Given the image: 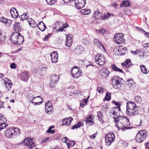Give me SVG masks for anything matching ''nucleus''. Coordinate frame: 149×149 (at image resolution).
<instances>
[{"mask_svg":"<svg viewBox=\"0 0 149 149\" xmlns=\"http://www.w3.org/2000/svg\"><path fill=\"white\" fill-rule=\"evenodd\" d=\"M115 136L112 132H110L106 135L105 137V142L107 145L109 146L114 140Z\"/></svg>","mask_w":149,"mask_h":149,"instance_id":"0eeeda50","label":"nucleus"},{"mask_svg":"<svg viewBox=\"0 0 149 149\" xmlns=\"http://www.w3.org/2000/svg\"><path fill=\"white\" fill-rule=\"evenodd\" d=\"M72 35L70 34H68L67 35L65 42V45L66 46L68 47H70L71 46L72 43Z\"/></svg>","mask_w":149,"mask_h":149,"instance_id":"f8f14e48","label":"nucleus"},{"mask_svg":"<svg viewBox=\"0 0 149 149\" xmlns=\"http://www.w3.org/2000/svg\"><path fill=\"white\" fill-rule=\"evenodd\" d=\"M55 132V130H52L50 129L49 130V129H48L47 131V132L48 133H50L52 134L54 133Z\"/></svg>","mask_w":149,"mask_h":149,"instance_id":"6e6d98bb","label":"nucleus"},{"mask_svg":"<svg viewBox=\"0 0 149 149\" xmlns=\"http://www.w3.org/2000/svg\"><path fill=\"white\" fill-rule=\"evenodd\" d=\"M130 6V4L129 2L128 1H123L120 5V7H122L123 6L125 7H128Z\"/></svg>","mask_w":149,"mask_h":149,"instance_id":"bb28decb","label":"nucleus"},{"mask_svg":"<svg viewBox=\"0 0 149 149\" xmlns=\"http://www.w3.org/2000/svg\"><path fill=\"white\" fill-rule=\"evenodd\" d=\"M5 40V37L0 32V42Z\"/></svg>","mask_w":149,"mask_h":149,"instance_id":"de8ad7c7","label":"nucleus"},{"mask_svg":"<svg viewBox=\"0 0 149 149\" xmlns=\"http://www.w3.org/2000/svg\"><path fill=\"white\" fill-rule=\"evenodd\" d=\"M13 131L14 136L19 135L20 134V130L18 128L14 127L13 128Z\"/></svg>","mask_w":149,"mask_h":149,"instance_id":"a878e982","label":"nucleus"},{"mask_svg":"<svg viewBox=\"0 0 149 149\" xmlns=\"http://www.w3.org/2000/svg\"><path fill=\"white\" fill-rule=\"evenodd\" d=\"M13 29L16 32H20L21 30V26H20L19 24L17 22H15L13 24Z\"/></svg>","mask_w":149,"mask_h":149,"instance_id":"412c9836","label":"nucleus"},{"mask_svg":"<svg viewBox=\"0 0 149 149\" xmlns=\"http://www.w3.org/2000/svg\"><path fill=\"white\" fill-rule=\"evenodd\" d=\"M115 122L116 123V126L122 129L123 131L127 129H131L132 127H127L130 125V123L128 118L126 117L116 115L113 117Z\"/></svg>","mask_w":149,"mask_h":149,"instance_id":"f257e3e1","label":"nucleus"},{"mask_svg":"<svg viewBox=\"0 0 149 149\" xmlns=\"http://www.w3.org/2000/svg\"><path fill=\"white\" fill-rule=\"evenodd\" d=\"M2 123L0 124V131H1V130L5 128L8 125L6 124L5 123Z\"/></svg>","mask_w":149,"mask_h":149,"instance_id":"37998d69","label":"nucleus"},{"mask_svg":"<svg viewBox=\"0 0 149 149\" xmlns=\"http://www.w3.org/2000/svg\"><path fill=\"white\" fill-rule=\"evenodd\" d=\"M37 26L38 29L42 31H44L47 28L46 26L42 21L39 22Z\"/></svg>","mask_w":149,"mask_h":149,"instance_id":"aec40b11","label":"nucleus"},{"mask_svg":"<svg viewBox=\"0 0 149 149\" xmlns=\"http://www.w3.org/2000/svg\"><path fill=\"white\" fill-rule=\"evenodd\" d=\"M102 14L98 11H96L93 14V17L95 20H98L102 18Z\"/></svg>","mask_w":149,"mask_h":149,"instance_id":"6ab92c4d","label":"nucleus"},{"mask_svg":"<svg viewBox=\"0 0 149 149\" xmlns=\"http://www.w3.org/2000/svg\"><path fill=\"white\" fill-rule=\"evenodd\" d=\"M93 118L91 117V115L90 117H87L86 118L85 122L86 124L89 125H93L94 124V123L93 121Z\"/></svg>","mask_w":149,"mask_h":149,"instance_id":"4be33fe9","label":"nucleus"},{"mask_svg":"<svg viewBox=\"0 0 149 149\" xmlns=\"http://www.w3.org/2000/svg\"><path fill=\"white\" fill-rule=\"evenodd\" d=\"M81 125V123L80 122H78L77 124L73 126L72 128L71 129L74 130L75 129H77L80 127Z\"/></svg>","mask_w":149,"mask_h":149,"instance_id":"4c0bfd02","label":"nucleus"},{"mask_svg":"<svg viewBox=\"0 0 149 149\" xmlns=\"http://www.w3.org/2000/svg\"><path fill=\"white\" fill-rule=\"evenodd\" d=\"M145 145L146 146V149H149V143H145Z\"/></svg>","mask_w":149,"mask_h":149,"instance_id":"774afa93","label":"nucleus"},{"mask_svg":"<svg viewBox=\"0 0 149 149\" xmlns=\"http://www.w3.org/2000/svg\"><path fill=\"white\" fill-rule=\"evenodd\" d=\"M39 98L40 100H41V102H34V105L35 106L36 105H39L41 104L43 102V99L40 96H38L36 97H33V99H36V98Z\"/></svg>","mask_w":149,"mask_h":149,"instance_id":"7c9ffc66","label":"nucleus"},{"mask_svg":"<svg viewBox=\"0 0 149 149\" xmlns=\"http://www.w3.org/2000/svg\"><path fill=\"white\" fill-rule=\"evenodd\" d=\"M95 62L99 65H102L106 62L104 55L97 53L95 56Z\"/></svg>","mask_w":149,"mask_h":149,"instance_id":"423d86ee","label":"nucleus"},{"mask_svg":"<svg viewBox=\"0 0 149 149\" xmlns=\"http://www.w3.org/2000/svg\"><path fill=\"white\" fill-rule=\"evenodd\" d=\"M122 79L119 76L114 77L112 79V83L113 86L116 89H120L122 84L120 81Z\"/></svg>","mask_w":149,"mask_h":149,"instance_id":"20e7f679","label":"nucleus"},{"mask_svg":"<svg viewBox=\"0 0 149 149\" xmlns=\"http://www.w3.org/2000/svg\"><path fill=\"white\" fill-rule=\"evenodd\" d=\"M56 83V82L54 81H53L51 79L50 81L49 84L50 86L51 87H53L55 85Z\"/></svg>","mask_w":149,"mask_h":149,"instance_id":"8fccbe9b","label":"nucleus"},{"mask_svg":"<svg viewBox=\"0 0 149 149\" xmlns=\"http://www.w3.org/2000/svg\"><path fill=\"white\" fill-rule=\"evenodd\" d=\"M75 142L74 141H72L71 142H70L68 144V145H69V146L70 145L71 146H74L75 144Z\"/></svg>","mask_w":149,"mask_h":149,"instance_id":"e2e57ef3","label":"nucleus"},{"mask_svg":"<svg viewBox=\"0 0 149 149\" xmlns=\"http://www.w3.org/2000/svg\"><path fill=\"white\" fill-rule=\"evenodd\" d=\"M141 68V70L142 72L145 74L148 73L149 71H147V68L144 65H141L140 66Z\"/></svg>","mask_w":149,"mask_h":149,"instance_id":"c756f323","label":"nucleus"},{"mask_svg":"<svg viewBox=\"0 0 149 149\" xmlns=\"http://www.w3.org/2000/svg\"><path fill=\"white\" fill-rule=\"evenodd\" d=\"M84 49H83V47L81 46H78L75 49V51L76 52L79 51H83Z\"/></svg>","mask_w":149,"mask_h":149,"instance_id":"49530a36","label":"nucleus"},{"mask_svg":"<svg viewBox=\"0 0 149 149\" xmlns=\"http://www.w3.org/2000/svg\"><path fill=\"white\" fill-rule=\"evenodd\" d=\"M30 19V20H27V21L30 26L32 28H34L36 26V22L31 18Z\"/></svg>","mask_w":149,"mask_h":149,"instance_id":"393cba45","label":"nucleus"},{"mask_svg":"<svg viewBox=\"0 0 149 149\" xmlns=\"http://www.w3.org/2000/svg\"><path fill=\"white\" fill-rule=\"evenodd\" d=\"M50 79L53 81L57 82L59 79V76L56 74H53L51 76Z\"/></svg>","mask_w":149,"mask_h":149,"instance_id":"c85d7f7f","label":"nucleus"},{"mask_svg":"<svg viewBox=\"0 0 149 149\" xmlns=\"http://www.w3.org/2000/svg\"><path fill=\"white\" fill-rule=\"evenodd\" d=\"M66 123H67V118L64 119L62 121V123L61 125H66Z\"/></svg>","mask_w":149,"mask_h":149,"instance_id":"4d7b16f0","label":"nucleus"},{"mask_svg":"<svg viewBox=\"0 0 149 149\" xmlns=\"http://www.w3.org/2000/svg\"><path fill=\"white\" fill-rule=\"evenodd\" d=\"M6 26L7 27H9L10 26L12 22L9 19H7V20L4 23Z\"/></svg>","mask_w":149,"mask_h":149,"instance_id":"a19ab883","label":"nucleus"},{"mask_svg":"<svg viewBox=\"0 0 149 149\" xmlns=\"http://www.w3.org/2000/svg\"><path fill=\"white\" fill-rule=\"evenodd\" d=\"M12 17L14 19H16L19 16L18 12L15 8H12L10 11Z\"/></svg>","mask_w":149,"mask_h":149,"instance_id":"4468645a","label":"nucleus"},{"mask_svg":"<svg viewBox=\"0 0 149 149\" xmlns=\"http://www.w3.org/2000/svg\"><path fill=\"white\" fill-rule=\"evenodd\" d=\"M85 101L83 99L82 100L80 101V106L82 107H83L84 106L86 105L85 104Z\"/></svg>","mask_w":149,"mask_h":149,"instance_id":"5fc2aeb1","label":"nucleus"},{"mask_svg":"<svg viewBox=\"0 0 149 149\" xmlns=\"http://www.w3.org/2000/svg\"><path fill=\"white\" fill-rule=\"evenodd\" d=\"M12 128L8 129L6 131L5 135L7 138H12L14 136Z\"/></svg>","mask_w":149,"mask_h":149,"instance_id":"dca6fc26","label":"nucleus"},{"mask_svg":"<svg viewBox=\"0 0 149 149\" xmlns=\"http://www.w3.org/2000/svg\"><path fill=\"white\" fill-rule=\"evenodd\" d=\"M3 104H4L3 102L2 101H0V106L1 108H4V107H3Z\"/></svg>","mask_w":149,"mask_h":149,"instance_id":"0e129e2a","label":"nucleus"},{"mask_svg":"<svg viewBox=\"0 0 149 149\" xmlns=\"http://www.w3.org/2000/svg\"><path fill=\"white\" fill-rule=\"evenodd\" d=\"M81 12L83 13V14L87 15L90 13L91 10L90 9H84L81 10Z\"/></svg>","mask_w":149,"mask_h":149,"instance_id":"f704fd0d","label":"nucleus"},{"mask_svg":"<svg viewBox=\"0 0 149 149\" xmlns=\"http://www.w3.org/2000/svg\"><path fill=\"white\" fill-rule=\"evenodd\" d=\"M73 120V118L71 117H69L68 118H67V123L66 126L69 125L71 123L72 121Z\"/></svg>","mask_w":149,"mask_h":149,"instance_id":"c03bdc74","label":"nucleus"},{"mask_svg":"<svg viewBox=\"0 0 149 149\" xmlns=\"http://www.w3.org/2000/svg\"><path fill=\"white\" fill-rule=\"evenodd\" d=\"M147 135V133L146 130L140 131L136 135V141L138 142H141L145 139Z\"/></svg>","mask_w":149,"mask_h":149,"instance_id":"39448f33","label":"nucleus"},{"mask_svg":"<svg viewBox=\"0 0 149 149\" xmlns=\"http://www.w3.org/2000/svg\"><path fill=\"white\" fill-rule=\"evenodd\" d=\"M10 68L12 69H15L16 68V65L14 63H12L10 65Z\"/></svg>","mask_w":149,"mask_h":149,"instance_id":"bf43d9fd","label":"nucleus"},{"mask_svg":"<svg viewBox=\"0 0 149 149\" xmlns=\"http://www.w3.org/2000/svg\"><path fill=\"white\" fill-rule=\"evenodd\" d=\"M75 7L78 9H80L84 7L86 3V0H75Z\"/></svg>","mask_w":149,"mask_h":149,"instance_id":"9b49d317","label":"nucleus"},{"mask_svg":"<svg viewBox=\"0 0 149 149\" xmlns=\"http://www.w3.org/2000/svg\"><path fill=\"white\" fill-rule=\"evenodd\" d=\"M10 39L12 43L17 45H21L24 41L23 37L18 32L12 33Z\"/></svg>","mask_w":149,"mask_h":149,"instance_id":"7ed1b4c3","label":"nucleus"},{"mask_svg":"<svg viewBox=\"0 0 149 149\" xmlns=\"http://www.w3.org/2000/svg\"><path fill=\"white\" fill-rule=\"evenodd\" d=\"M143 46L144 47H149V44L148 43L144 44L143 45Z\"/></svg>","mask_w":149,"mask_h":149,"instance_id":"69168bd1","label":"nucleus"},{"mask_svg":"<svg viewBox=\"0 0 149 149\" xmlns=\"http://www.w3.org/2000/svg\"><path fill=\"white\" fill-rule=\"evenodd\" d=\"M52 62L53 63H56L58 61V54L57 52L54 51L50 54Z\"/></svg>","mask_w":149,"mask_h":149,"instance_id":"2eb2a0df","label":"nucleus"},{"mask_svg":"<svg viewBox=\"0 0 149 149\" xmlns=\"http://www.w3.org/2000/svg\"><path fill=\"white\" fill-rule=\"evenodd\" d=\"M5 84L6 89H7L8 90H9L11 88L12 86L11 81L8 79L7 81H5Z\"/></svg>","mask_w":149,"mask_h":149,"instance_id":"b1692460","label":"nucleus"},{"mask_svg":"<svg viewBox=\"0 0 149 149\" xmlns=\"http://www.w3.org/2000/svg\"><path fill=\"white\" fill-rule=\"evenodd\" d=\"M1 118L0 121H1V123H5L6 122V119L4 116L2 115V116H1Z\"/></svg>","mask_w":149,"mask_h":149,"instance_id":"a18cd8bd","label":"nucleus"},{"mask_svg":"<svg viewBox=\"0 0 149 149\" xmlns=\"http://www.w3.org/2000/svg\"><path fill=\"white\" fill-rule=\"evenodd\" d=\"M111 68L112 69L116 72H120L123 73V71L122 69L118 68L115 65L112 64L111 65Z\"/></svg>","mask_w":149,"mask_h":149,"instance_id":"cd10ccee","label":"nucleus"},{"mask_svg":"<svg viewBox=\"0 0 149 149\" xmlns=\"http://www.w3.org/2000/svg\"><path fill=\"white\" fill-rule=\"evenodd\" d=\"M124 35L122 33H118L115 35L114 40L116 43L120 44L123 43L125 40L124 38Z\"/></svg>","mask_w":149,"mask_h":149,"instance_id":"6e6552de","label":"nucleus"},{"mask_svg":"<svg viewBox=\"0 0 149 149\" xmlns=\"http://www.w3.org/2000/svg\"><path fill=\"white\" fill-rule=\"evenodd\" d=\"M143 52H144V51H143L142 49L138 50L135 51H131V52L133 53L135 55L137 54L139 55V56L141 58V57H143L144 56V54L143 53Z\"/></svg>","mask_w":149,"mask_h":149,"instance_id":"5701e85b","label":"nucleus"},{"mask_svg":"<svg viewBox=\"0 0 149 149\" xmlns=\"http://www.w3.org/2000/svg\"><path fill=\"white\" fill-rule=\"evenodd\" d=\"M45 107H52V103L51 102L48 101L45 103Z\"/></svg>","mask_w":149,"mask_h":149,"instance_id":"09e8293b","label":"nucleus"},{"mask_svg":"<svg viewBox=\"0 0 149 149\" xmlns=\"http://www.w3.org/2000/svg\"><path fill=\"white\" fill-rule=\"evenodd\" d=\"M104 89L102 88V87H99L97 88V91L100 93L101 91L103 92Z\"/></svg>","mask_w":149,"mask_h":149,"instance_id":"052dcab7","label":"nucleus"},{"mask_svg":"<svg viewBox=\"0 0 149 149\" xmlns=\"http://www.w3.org/2000/svg\"><path fill=\"white\" fill-rule=\"evenodd\" d=\"M71 73L73 77L77 78L81 75L82 72L80 70L74 67L72 69Z\"/></svg>","mask_w":149,"mask_h":149,"instance_id":"1a4fd4ad","label":"nucleus"},{"mask_svg":"<svg viewBox=\"0 0 149 149\" xmlns=\"http://www.w3.org/2000/svg\"><path fill=\"white\" fill-rule=\"evenodd\" d=\"M28 15H29L28 14L24 13L20 16V19L22 20L27 19L28 18Z\"/></svg>","mask_w":149,"mask_h":149,"instance_id":"473e14b6","label":"nucleus"},{"mask_svg":"<svg viewBox=\"0 0 149 149\" xmlns=\"http://www.w3.org/2000/svg\"><path fill=\"white\" fill-rule=\"evenodd\" d=\"M82 42L86 45L88 44L89 43L88 39H83Z\"/></svg>","mask_w":149,"mask_h":149,"instance_id":"603ef678","label":"nucleus"},{"mask_svg":"<svg viewBox=\"0 0 149 149\" xmlns=\"http://www.w3.org/2000/svg\"><path fill=\"white\" fill-rule=\"evenodd\" d=\"M97 116L99 120L101 122H102L103 120H102V117L103 114L102 112L101 111H99L97 112Z\"/></svg>","mask_w":149,"mask_h":149,"instance_id":"c9c22d12","label":"nucleus"},{"mask_svg":"<svg viewBox=\"0 0 149 149\" xmlns=\"http://www.w3.org/2000/svg\"><path fill=\"white\" fill-rule=\"evenodd\" d=\"M29 73L27 71L21 73L20 78L21 79L24 81H27L29 78Z\"/></svg>","mask_w":149,"mask_h":149,"instance_id":"f3484780","label":"nucleus"},{"mask_svg":"<svg viewBox=\"0 0 149 149\" xmlns=\"http://www.w3.org/2000/svg\"><path fill=\"white\" fill-rule=\"evenodd\" d=\"M64 28L62 26L61 27H60V28L57 31H63Z\"/></svg>","mask_w":149,"mask_h":149,"instance_id":"338daca9","label":"nucleus"},{"mask_svg":"<svg viewBox=\"0 0 149 149\" xmlns=\"http://www.w3.org/2000/svg\"><path fill=\"white\" fill-rule=\"evenodd\" d=\"M94 43L95 45L99 47L100 49L105 50V48L101 41L97 39H95L94 40Z\"/></svg>","mask_w":149,"mask_h":149,"instance_id":"ddd939ff","label":"nucleus"},{"mask_svg":"<svg viewBox=\"0 0 149 149\" xmlns=\"http://www.w3.org/2000/svg\"><path fill=\"white\" fill-rule=\"evenodd\" d=\"M134 101L136 103H140L142 101V99L139 96H136L135 97Z\"/></svg>","mask_w":149,"mask_h":149,"instance_id":"e433bc0d","label":"nucleus"},{"mask_svg":"<svg viewBox=\"0 0 149 149\" xmlns=\"http://www.w3.org/2000/svg\"><path fill=\"white\" fill-rule=\"evenodd\" d=\"M63 141L65 143H66L67 144V145L68 146V148H69V145H68V143H67V141H68V138L67 137H65L63 138Z\"/></svg>","mask_w":149,"mask_h":149,"instance_id":"3c124183","label":"nucleus"},{"mask_svg":"<svg viewBox=\"0 0 149 149\" xmlns=\"http://www.w3.org/2000/svg\"><path fill=\"white\" fill-rule=\"evenodd\" d=\"M120 103H121V102H117L115 104L117 107H114L113 108V110H114V109H116L118 110L119 111H120Z\"/></svg>","mask_w":149,"mask_h":149,"instance_id":"58836bf2","label":"nucleus"},{"mask_svg":"<svg viewBox=\"0 0 149 149\" xmlns=\"http://www.w3.org/2000/svg\"><path fill=\"white\" fill-rule=\"evenodd\" d=\"M111 16V13H106L104 14V16L102 17V20H107Z\"/></svg>","mask_w":149,"mask_h":149,"instance_id":"2f4dec72","label":"nucleus"},{"mask_svg":"<svg viewBox=\"0 0 149 149\" xmlns=\"http://www.w3.org/2000/svg\"><path fill=\"white\" fill-rule=\"evenodd\" d=\"M111 99V93H107L106 95V96L104 98L105 101L108 100L109 101Z\"/></svg>","mask_w":149,"mask_h":149,"instance_id":"ea45409f","label":"nucleus"},{"mask_svg":"<svg viewBox=\"0 0 149 149\" xmlns=\"http://www.w3.org/2000/svg\"><path fill=\"white\" fill-rule=\"evenodd\" d=\"M64 2L65 3H69L73 1V0H63Z\"/></svg>","mask_w":149,"mask_h":149,"instance_id":"680f3d73","label":"nucleus"},{"mask_svg":"<svg viewBox=\"0 0 149 149\" xmlns=\"http://www.w3.org/2000/svg\"><path fill=\"white\" fill-rule=\"evenodd\" d=\"M7 19L3 17H1L0 18V22L5 23V22L6 21V20H7Z\"/></svg>","mask_w":149,"mask_h":149,"instance_id":"864d4df0","label":"nucleus"},{"mask_svg":"<svg viewBox=\"0 0 149 149\" xmlns=\"http://www.w3.org/2000/svg\"><path fill=\"white\" fill-rule=\"evenodd\" d=\"M33 140V139L29 138L25 139L22 143H25V145L28 146L30 148H32L35 146Z\"/></svg>","mask_w":149,"mask_h":149,"instance_id":"9d476101","label":"nucleus"},{"mask_svg":"<svg viewBox=\"0 0 149 149\" xmlns=\"http://www.w3.org/2000/svg\"><path fill=\"white\" fill-rule=\"evenodd\" d=\"M51 34L49 33L47 35L45 36V37L44 38V40L45 41H46L48 38L51 35Z\"/></svg>","mask_w":149,"mask_h":149,"instance_id":"13d9d810","label":"nucleus"},{"mask_svg":"<svg viewBox=\"0 0 149 149\" xmlns=\"http://www.w3.org/2000/svg\"><path fill=\"white\" fill-rule=\"evenodd\" d=\"M100 73L101 76L106 78L109 75V72L107 68H104L100 71Z\"/></svg>","mask_w":149,"mask_h":149,"instance_id":"a211bd4d","label":"nucleus"},{"mask_svg":"<svg viewBox=\"0 0 149 149\" xmlns=\"http://www.w3.org/2000/svg\"><path fill=\"white\" fill-rule=\"evenodd\" d=\"M45 1L47 4L50 5L54 4L56 1V0H45Z\"/></svg>","mask_w":149,"mask_h":149,"instance_id":"79ce46f5","label":"nucleus"},{"mask_svg":"<svg viewBox=\"0 0 149 149\" xmlns=\"http://www.w3.org/2000/svg\"><path fill=\"white\" fill-rule=\"evenodd\" d=\"M138 108L134 102H128L127 103L126 113L130 116H134L138 113Z\"/></svg>","mask_w":149,"mask_h":149,"instance_id":"f03ea898","label":"nucleus"},{"mask_svg":"<svg viewBox=\"0 0 149 149\" xmlns=\"http://www.w3.org/2000/svg\"><path fill=\"white\" fill-rule=\"evenodd\" d=\"M53 110V107H45V111L46 112L48 113V114H50L52 112Z\"/></svg>","mask_w":149,"mask_h":149,"instance_id":"72a5a7b5","label":"nucleus"}]
</instances>
